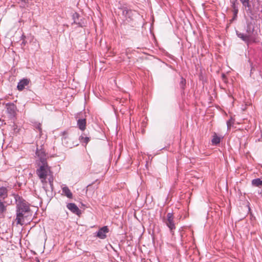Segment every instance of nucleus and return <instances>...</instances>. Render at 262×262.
<instances>
[{"label":"nucleus","instance_id":"f257e3e1","mask_svg":"<svg viewBox=\"0 0 262 262\" xmlns=\"http://www.w3.org/2000/svg\"><path fill=\"white\" fill-rule=\"evenodd\" d=\"M16 210L15 222L16 225H23L25 223V220L30 214V207L28 203L22 198L17 195L15 197Z\"/></svg>","mask_w":262,"mask_h":262},{"label":"nucleus","instance_id":"f03ea898","mask_svg":"<svg viewBox=\"0 0 262 262\" xmlns=\"http://www.w3.org/2000/svg\"><path fill=\"white\" fill-rule=\"evenodd\" d=\"M39 168L36 170V173L42 184V187L47 192L49 190V187L48 186V182L51 190L53 189V177L48 165H41L38 166Z\"/></svg>","mask_w":262,"mask_h":262},{"label":"nucleus","instance_id":"7ed1b4c3","mask_svg":"<svg viewBox=\"0 0 262 262\" xmlns=\"http://www.w3.org/2000/svg\"><path fill=\"white\" fill-rule=\"evenodd\" d=\"M36 155L38 157L39 160L37 162L38 166H41V165H48L47 162V155L44 150L37 149Z\"/></svg>","mask_w":262,"mask_h":262},{"label":"nucleus","instance_id":"20e7f679","mask_svg":"<svg viewBox=\"0 0 262 262\" xmlns=\"http://www.w3.org/2000/svg\"><path fill=\"white\" fill-rule=\"evenodd\" d=\"M165 223L167 227L169 228L172 235L174 234L173 229H175L176 226L173 222V217L172 213H168L166 215V219Z\"/></svg>","mask_w":262,"mask_h":262},{"label":"nucleus","instance_id":"39448f33","mask_svg":"<svg viewBox=\"0 0 262 262\" xmlns=\"http://www.w3.org/2000/svg\"><path fill=\"white\" fill-rule=\"evenodd\" d=\"M63 137L62 138V144L67 147L72 148L75 145L73 143L70 142L71 139L69 138L66 132L63 133Z\"/></svg>","mask_w":262,"mask_h":262},{"label":"nucleus","instance_id":"423d86ee","mask_svg":"<svg viewBox=\"0 0 262 262\" xmlns=\"http://www.w3.org/2000/svg\"><path fill=\"white\" fill-rule=\"evenodd\" d=\"M6 108L7 112L10 116L11 117L14 116L16 110V106L13 103H9L6 104Z\"/></svg>","mask_w":262,"mask_h":262},{"label":"nucleus","instance_id":"0eeeda50","mask_svg":"<svg viewBox=\"0 0 262 262\" xmlns=\"http://www.w3.org/2000/svg\"><path fill=\"white\" fill-rule=\"evenodd\" d=\"M108 232L107 227L104 226L100 229L97 232V236L101 239H104L106 237V233Z\"/></svg>","mask_w":262,"mask_h":262},{"label":"nucleus","instance_id":"6e6552de","mask_svg":"<svg viewBox=\"0 0 262 262\" xmlns=\"http://www.w3.org/2000/svg\"><path fill=\"white\" fill-rule=\"evenodd\" d=\"M67 208L73 213L79 214L80 211L78 207L74 203H69L67 205Z\"/></svg>","mask_w":262,"mask_h":262},{"label":"nucleus","instance_id":"1a4fd4ad","mask_svg":"<svg viewBox=\"0 0 262 262\" xmlns=\"http://www.w3.org/2000/svg\"><path fill=\"white\" fill-rule=\"evenodd\" d=\"M62 188V194L64 195L68 198L71 199L73 197V194L69 188L66 185H63Z\"/></svg>","mask_w":262,"mask_h":262},{"label":"nucleus","instance_id":"9d476101","mask_svg":"<svg viewBox=\"0 0 262 262\" xmlns=\"http://www.w3.org/2000/svg\"><path fill=\"white\" fill-rule=\"evenodd\" d=\"M29 82V80L27 79H23L20 80L17 84V89L19 91H22L25 87L27 86Z\"/></svg>","mask_w":262,"mask_h":262},{"label":"nucleus","instance_id":"9b49d317","mask_svg":"<svg viewBox=\"0 0 262 262\" xmlns=\"http://www.w3.org/2000/svg\"><path fill=\"white\" fill-rule=\"evenodd\" d=\"M236 34L239 38H241L245 42L248 43L250 41V37L249 35H245L238 32H236Z\"/></svg>","mask_w":262,"mask_h":262},{"label":"nucleus","instance_id":"f8f14e48","mask_svg":"<svg viewBox=\"0 0 262 262\" xmlns=\"http://www.w3.org/2000/svg\"><path fill=\"white\" fill-rule=\"evenodd\" d=\"M7 205L5 204L3 201H0V217H4V213L6 211Z\"/></svg>","mask_w":262,"mask_h":262},{"label":"nucleus","instance_id":"ddd939ff","mask_svg":"<svg viewBox=\"0 0 262 262\" xmlns=\"http://www.w3.org/2000/svg\"><path fill=\"white\" fill-rule=\"evenodd\" d=\"M77 125L80 129H81V130H84L85 129L86 126L85 119H79L77 121Z\"/></svg>","mask_w":262,"mask_h":262},{"label":"nucleus","instance_id":"4468645a","mask_svg":"<svg viewBox=\"0 0 262 262\" xmlns=\"http://www.w3.org/2000/svg\"><path fill=\"white\" fill-rule=\"evenodd\" d=\"M244 7H245L246 11H251V6L249 3V0H239Z\"/></svg>","mask_w":262,"mask_h":262},{"label":"nucleus","instance_id":"2eb2a0df","mask_svg":"<svg viewBox=\"0 0 262 262\" xmlns=\"http://www.w3.org/2000/svg\"><path fill=\"white\" fill-rule=\"evenodd\" d=\"M133 11L128 9H124L123 11V14L128 18H130L133 14Z\"/></svg>","mask_w":262,"mask_h":262},{"label":"nucleus","instance_id":"dca6fc26","mask_svg":"<svg viewBox=\"0 0 262 262\" xmlns=\"http://www.w3.org/2000/svg\"><path fill=\"white\" fill-rule=\"evenodd\" d=\"M252 184L256 187L260 186L262 185V180L258 178L253 179L252 181Z\"/></svg>","mask_w":262,"mask_h":262},{"label":"nucleus","instance_id":"f3484780","mask_svg":"<svg viewBox=\"0 0 262 262\" xmlns=\"http://www.w3.org/2000/svg\"><path fill=\"white\" fill-rule=\"evenodd\" d=\"M221 141V138L217 136L216 134H215L212 139L211 142L212 144L216 145L219 144Z\"/></svg>","mask_w":262,"mask_h":262},{"label":"nucleus","instance_id":"a211bd4d","mask_svg":"<svg viewBox=\"0 0 262 262\" xmlns=\"http://www.w3.org/2000/svg\"><path fill=\"white\" fill-rule=\"evenodd\" d=\"M80 140H81V142H83L86 144L89 142L90 139L89 137H83V136H81L80 137Z\"/></svg>","mask_w":262,"mask_h":262},{"label":"nucleus","instance_id":"6ab92c4d","mask_svg":"<svg viewBox=\"0 0 262 262\" xmlns=\"http://www.w3.org/2000/svg\"><path fill=\"white\" fill-rule=\"evenodd\" d=\"M233 8H234V18L237 16V14L238 13V9H237V8L235 7L234 5V6H233Z\"/></svg>","mask_w":262,"mask_h":262},{"label":"nucleus","instance_id":"aec40b11","mask_svg":"<svg viewBox=\"0 0 262 262\" xmlns=\"http://www.w3.org/2000/svg\"><path fill=\"white\" fill-rule=\"evenodd\" d=\"M232 123H233V122H232V120H229V121H228V122H227V126H228V127H229V126H230V125H231V124Z\"/></svg>","mask_w":262,"mask_h":262},{"label":"nucleus","instance_id":"412c9836","mask_svg":"<svg viewBox=\"0 0 262 262\" xmlns=\"http://www.w3.org/2000/svg\"><path fill=\"white\" fill-rule=\"evenodd\" d=\"M36 128L40 131L41 132V125L39 123L36 126Z\"/></svg>","mask_w":262,"mask_h":262},{"label":"nucleus","instance_id":"4be33fe9","mask_svg":"<svg viewBox=\"0 0 262 262\" xmlns=\"http://www.w3.org/2000/svg\"><path fill=\"white\" fill-rule=\"evenodd\" d=\"M183 79H182V80L181 81V83H183Z\"/></svg>","mask_w":262,"mask_h":262}]
</instances>
